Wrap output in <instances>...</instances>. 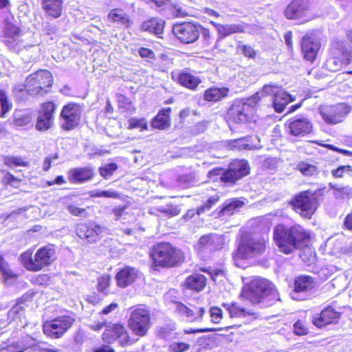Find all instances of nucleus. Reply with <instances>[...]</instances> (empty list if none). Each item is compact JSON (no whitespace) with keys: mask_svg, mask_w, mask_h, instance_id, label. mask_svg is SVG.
Instances as JSON below:
<instances>
[{"mask_svg":"<svg viewBox=\"0 0 352 352\" xmlns=\"http://www.w3.org/2000/svg\"><path fill=\"white\" fill-rule=\"evenodd\" d=\"M53 83L52 74L41 69L30 74L25 82V88L28 94L34 96H43L48 92Z\"/></svg>","mask_w":352,"mask_h":352,"instance_id":"obj_7","label":"nucleus"},{"mask_svg":"<svg viewBox=\"0 0 352 352\" xmlns=\"http://www.w3.org/2000/svg\"><path fill=\"white\" fill-rule=\"evenodd\" d=\"M287 131L289 134L296 137H303L311 133L313 124L305 117L295 118L287 121Z\"/></svg>","mask_w":352,"mask_h":352,"instance_id":"obj_21","label":"nucleus"},{"mask_svg":"<svg viewBox=\"0 0 352 352\" xmlns=\"http://www.w3.org/2000/svg\"><path fill=\"white\" fill-rule=\"evenodd\" d=\"M342 314V312L336 309L332 303L324 307L319 314L313 316L311 323L318 329L336 324L339 322Z\"/></svg>","mask_w":352,"mask_h":352,"instance_id":"obj_14","label":"nucleus"},{"mask_svg":"<svg viewBox=\"0 0 352 352\" xmlns=\"http://www.w3.org/2000/svg\"><path fill=\"white\" fill-rule=\"evenodd\" d=\"M29 352H60V349L47 342H37L28 348Z\"/></svg>","mask_w":352,"mask_h":352,"instance_id":"obj_44","label":"nucleus"},{"mask_svg":"<svg viewBox=\"0 0 352 352\" xmlns=\"http://www.w3.org/2000/svg\"><path fill=\"white\" fill-rule=\"evenodd\" d=\"M243 204L242 201L236 199L226 200L223 203L219 213L221 214L231 215L234 213L235 210L242 207Z\"/></svg>","mask_w":352,"mask_h":352,"instance_id":"obj_40","label":"nucleus"},{"mask_svg":"<svg viewBox=\"0 0 352 352\" xmlns=\"http://www.w3.org/2000/svg\"><path fill=\"white\" fill-rule=\"evenodd\" d=\"M293 332L298 336L307 335L309 333V328L306 320L298 319L293 324Z\"/></svg>","mask_w":352,"mask_h":352,"instance_id":"obj_45","label":"nucleus"},{"mask_svg":"<svg viewBox=\"0 0 352 352\" xmlns=\"http://www.w3.org/2000/svg\"><path fill=\"white\" fill-rule=\"evenodd\" d=\"M111 285V276L109 274H103L97 278L96 289L100 293L104 295L110 294Z\"/></svg>","mask_w":352,"mask_h":352,"instance_id":"obj_38","label":"nucleus"},{"mask_svg":"<svg viewBox=\"0 0 352 352\" xmlns=\"http://www.w3.org/2000/svg\"><path fill=\"white\" fill-rule=\"evenodd\" d=\"M170 111V108H167L159 112L152 121V126L158 129H165L168 127L170 125L169 113Z\"/></svg>","mask_w":352,"mask_h":352,"instance_id":"obj_34","label":"nucleus"},{"mask_svg":"<svg viewBox=\"0 0 352 352\" xmlns=\"http://www.w3.org/2000/svg\"><path fill=\"white\" fill-rule=\"evenodd\" d=\"M229 89L226 87H210L205 91L204 99L210 102H217L226 97Z\"/></svg>","mask_w":352,"mask_h":352,"instance_id":"obj_33","label":"nucleus"},{"mask_svg":"<svg viewBox=\"0 0 352 352\" xmlns=\"http://www.w3.org/2000/svg\"><path fill=\"white\" fill-rule=\"evenodd\" d=\"M258 93L260 98L267 96H272L270 100L277 113L283 112L286 105L294 100L287 91L272 85H265L263 90Z\"/></svg>","mask_w":352,"mask_h":352,"instance_id":"obj_12","label":"nucleus"},{"mask_svg":"<svg viewBox=\"0 0 352 352\" xmlns=\"http://www.w3.org/2000/svg\"><path fill=\"white\" fill-rule=\"evenodd\" d=\"M350 111L351 109L347 104L340 103L322 107L320 112L327 124H336L342 122Z\"/></svg>","mask_w":352,"mask_h":352,"instance_id":"obj_17","label":"nucleus"},{"mask_svg":"<svg viewBox=\"0 0 352 352\" xmlns=\"http://www.w3.org/2000/svg\"><path fill=\"white\" fill-rule=\"evenodd\" d=\"M68 179L73 184H83L92 180L95 175L94 168L88 166L72 168L68 172Z\"/></svg>","mask_w":352,"mask_h":352,"instance_id":"obj_24","label":"nucleus"},{"mask_svg":"<svg viewBox=\"0 0 352 352\" xmlns=\"http://www.w3.org/2000/svg\"><path fill=\"white\" fill-rule=\"evenodd\" d=\"M118 102L121 107L126 109L127 111L132 112L134 111L135 108L133 105L131 104V101L126 98L123 95H120L118 97Z\"/></svg>","mask_w":352,"mask_h":352,"instance_id":"obj_60","label":"nucleus"},{"mask_svg":"<svg viewBox=\"0 0 352 352\" xmlns=\"http://www.w3.org/2000/svg\"><path fill=\"white\" fill-rule=\"evenodd\" d=\"M3 43L10 50L18 54L32 52L36 45L21 38L19 28L11 24L8 25L5 29Z\"/></svg>","mask_w":352,"mask_h":352,"instance_id":"obj_9","label":"nucleus"},{"mask_svg":"<svg viewBox=\"0 0 352 352\" xmlns=\"http://www.w3.org/2000/svg\"><path fill=\"white\" fill-rule=\"evenodd\" d=\"M260 100V94L256 93L251 98L235 100L227 112L228 122L244 123L248 116Z\"/></svg>","mask_w":352,"mask_h":352,"instance_id":"obj_6","label":"nucleus"},{"mask_svg":"<svg viewBox=\"0 0 352 352\" xmlns=\"http://www.w3.org/2000/svg\"><path fill=\"white\" fill-rule=\"evenodd\" d=\"M210 320L214 324H219L223 318V310L217 306H212L209 309Z\"/></svg>","mask_w":352,"mask_h":352,"instance_id":"obj_48","label":"nucleus"},{"mask_svg":"<svg viewBox=\"0 0 352 352\" xmlns=\"http://www.w3.org/2000/svg\"><path fill=\"white\" fill-rule=\"evenodd\" d=\"M206 281L207 278L204 275L193 274L186 278L182 286L184 289L199 292L205 288Z\"/></svg>","mask_w":352,"mask_h":352,"instance_id":"obj_27","label":"nucleus"},{"mask_svg":"<svg viewBox=\"0 0 352 352\" xmlns=\"http://www.w3.org/2000/svg\"><path fill=\"white\" fill-rule=\"evenodd\" d=\"M42 6L50 16L58 18L62 12L63 0H42Z\"/></svg>","mask_w":352,"mask_h":352,"instance_id":"obj_31","label":"nucleus"},{"mask_svg":"<svg viewBox=\"0 0 352 352\" xmlns=\"http://www.w3.org/2000/svg\"><path fill=\"white\" fill-rule=\"evenodd\" d=\"M190 349V344L186 342H175L168 346V352H186Z\"/></svg>","mask_w":352,"mask_h":352,"instance_id":"obj_49","label":"nucleus"},{"mask_svg":"<svg viewBox=\"0 0 352 352\" xmlns=\"http://www.w3.org/2000/svg\"><path fill=\"white\" fill-rule=\"evenodd\" d=\"M291 241L296 242H304L305 241L311 240V234L307 232L301 226H292L291 227Z\"/></svg>","mask_w":352,"mask_h":352,"instance_id":"obj_39","label":"nucleus"},{"mask_svg":"<svg viewBox=\"0 0 352 352\" xmlns=\"http://www.w3.org/2000/svg\"><path fill=\"white\" fill-rule=\"evenodd\" d=\"M56 258V251L50 245L40 248L34 254L30 249L20 255L21 264L30 272L41 271L52 265Z\"/></svg>","mask_w":352,"mask_h":352,"instance_id":"obj_4","label":"nucleus"},{"mask_svg":"<svg viewBox=\"0 0 352 352\" xmlns=\"http://www.w3.org/2000/svg\"><path fill=\"white\" fill-rule=\"evenodd\" d=\"M299 256L305 265L310 266L314 265L317 261L315 250L309 243L299 245Z\"/></svg>","mask_w":352,"mask_h":352,"instance_id":"obj_30","label":"nucleus"},{"mask_svg":"<svg viewBox=\"0 0 352 352\" xmlns=\"http://www.w3.org/2000/svg\"><path fill=\"white\" fill-rule=\"evenodd\" d=\"M108 17L113 22L118 23L126 27H129L132 24V21L129 15L123 10L116 8L109 12Z\"/></svg>","mask_w":352,"mask_h":352,"instance_id":"obj_32","label":"nucleus"},{"mask_svg":"<svg viewBox=\"0 0 352 352\" xmlns=\"http://www.w3.org/2000/svg\"><path fill=\"white\" fill-rule=\"evenodd\" d=\"M314 278L309 275H300L294 278L293 291L295 293H307L314 289Z\"/></svg>","mask_w":352,"mask_h":352,"instance_id":"obj_28","label":"nucleus"},{"mask_svg":"<svg viewBox=\"0 0 352 352\" xmlns=\"http://www.w3.org/2000/svg\"><path fill=\"white\" fill-rule=\"evenodd\" d=\"M238 30L239 28L234 25H219L218 31L219 34H221V36L218 38V41L232 33L236 32Z\"/></svg>","mask_w":352,"mask_h":352,"instance_id":"obj_52","label":"nucleus"},{"mask_svg":"<svg viewBox=\"0 0 352 352\" xmlns=\"http://www.w3.org/2000/svg\"><path fill=\"white\" fill-rule=\"evenodd\" d=\"M274 239L275 242H292L291 241V228L284 225H277L273 230Z\"/></svg>","mask_w":352,"mask_h":352,"instance_id":"obj_36","label":"nucleus"},{"mask_svg":"<svg viewBox=\"0 0 352 352\" xmlns=\"http://www.w3.org/2000/svg\"><path fill=\"white\" fill-rule=\"evenodd\" d=\"M350 63H345L342 61V58L337 57L335 55H331V56L326 61L327 69L332 72H336L342 69L343 65H349Z\"/></svg>","mask_w":352,"mask_h":352,"instance_id":"obj_42","label":"nucleus"},{"mask_svg":"<svg viewBox=\"0 0 352 352\" xmlns=\"http://www.w3.org/2000/svg\"><path fill=\"white\" fill-rule=\"evenodd\" d=\"M6 164L8 166H26L27 163L23 162L22 158L21 157H9L6 159Z\"/></svg>","mask_w":352,"mask_h":352,"instance_id":"obj_61","label":"nucleus"},{"mask_svg":"<svg viewBox=\"0 0 352 352\" xmlns=\"http://www.w3.org/2000/svg\"><path fill=\"white\" fill-rule=\"evenodd\" d=\"M201 26L192 23L175 24L173 32L177 38L183 43L188 44L195 42L199 37Z\"/></svg>","mask_w":352,"mask_h":352,"instance_id":"obj_15","label":"nucleus"},{"mask_svg":"<svg viewBox=\"0 0 352 352\" xmlns=\"http://www.w3.org/2000/svg\"><path fill=\"white\" fill-rule=\"evenodd\" d=\"M320 47V43L318 39L312 34H307L301 40V50L304 58L313 62Z\"/></svg>","mask_w":352,"mask_h":352,"instance_id":"obj_22","label":"nucleus"},{"mask_svg":"<svg viewBox=\"0 0 352 352\" xmlns=\"http://www.w3.org/2000/svg\"><path fill=\"white\" fill-rule=\"evenodd\" d=\"M249 173L247 160H236L231 162L227 170H224L221 182L225 184H234Z\"/></svg>","mask_w":352,"mask_h":352,"instance_id":"obj_16","label":"nucleus"},{"mask_svg":"<svg viewBox=\"0 0 352 352\" xmlns=\"http://www.w3.org/2000/svg\"><path fill=\"white\" fill-rule=\"evenodd\" d=\"M0 104L1 107V116L3 117L11 109L12 105L8 100L6 94L3 90H0Z\"/></svg>","mask_w":352,"mask_h":352,"instance_id":"obj_55","label":"nucleus"},{"mask_svg":"<svg viewBox=\"0 0 352 352\" xmlns=\"http://www.w3.org/2000/svg\"><path fill=\"white\" fill-rule=\"evenodd\" d=\"M149 256L154 271L175 267L185 261L184 253L171 243H155L150 250Z\"/></svg>","mask_w":352,"mask_h":352,"instance_id":"obj_1","label":"nucleus"},{"mask_svg":"<svg viewBox=\"0 0 352 352\" xmlns=\"http://www.w3.org/2000/svg\"><path fill=\"white\" fill-rule=\"evenodd\" d=\"M297 169L305 176H312L316 175L318 172L316 166L305 162H299L297 164Z\"/></svg>","mask_w":352,"mask_h":352,"instance_id":"obj_47","label":"nucleus"},{"mask_svg":"<svg viewBox=\"0 0 352 352\" xmlns=\"http://www.w3.org/2000/svg\"><path fill=\"white\" fill-rule=\"evenodd\" d=\"M54 109L55 105L52 102H46L43 104L36 124V127L38 130L45 131L51 126Z\"/></svg>","mask_w":352,"mask_h":352,"instance_id":"obj_26","label":"nucleus"},{"mask_svg":"<svg viewBox=\"0 0 352 352\" xmlns=\"http://www.w3.org/2000/svg\"><path fill=\"white\" fill-rule=\"evenodd\" d=\"M243 295L254 304L264 302L270 305L279 300L276 286L262 277L253 278L243 289Z\"/></svg>","mask_w":352,"mask_h":352,"instance_id":"obj_2","label":"nucleus"},{"mask_svg":"<svg viewBox=\"0 0 352 352\" xmlns=\"http://www.w3.org/2000/svg\"><path fill=\"white\" fill-rule=\"evenodd\" d=\"M139 276V271L134 267L129 265L119 269L115 276L116 285L124 289L135 283Z\"/></svg>","mask_w":352,"mask_h":352,"instance_id":"obj_23","label":"nucleus"},{"mask_svg":"<svg viewBox=\"0 0 352 352\" xmlns=\"http://www.w3.org/2000/svg\"><path fill=\"white\" fill-rule=\"evenodd\" d=\"M50 276L46 274H40L32 278L34 285H47L50 282Z\"/></svg>","mask_w":352,"mask_h":352,"instance_id":"obj_57","label":"nucleus"},{"mask_svg":"<svg viewBox=\"0 0 352 352\" xmlns=\"http://www.w3.org/2000/svg\"><path fill=\"white\" fill-rule=\"evenodd\" d=\"M111 344H102L100 346L96 347L92 352H116L115 349L111 346Z\"/></svg>","mask_w":352,"mask_h":352,"instance_id":"obj_64","label":"nucleus"},{"mask_svg":"<svg viewBox=\"0 0 352 352\" xmlns=\"http://www.w3.org/2000/svg\"><path fill=\"white\" fill-rule=\"evenodd\" d=\"M248 137L232 140L228 142V146L232 150H252L254 146L248 144Z\"/></svg>","mask_w":352,"mask_h":352,"instance_id":"obj_41","label":"nucleus"},{"mask_svg":"<svg viewBox=\"0 0 352 352\" xmlns=\"http://www.w3.org/2000/svg\"><path fill=\"white\" fill-rule=\"evenodd\" d=\"M292 205L301 216L310 219L318 207L317 192H300L293 199Z\"/></svg>","mask_w":352,"mask_h":352,"instance_id":"obj_10","label":"nucleus"},{"mask_svg":"<svg viewBox=\"0 0 352 352\" xmlns=\"http://www.w3.org/2000/svg\"><path fill=\"white\" fill-rule=\"evenodd\" d=\"M129 129L140 128L141 131L146 129V122L144 119L131 118L129 120Z\"/></svg>","mask_w":352,"mask_h":352,"instance_id":"obj_58","label":"nucleus"},{"mask_svg":"<svg viewBox=\"0 0 352 352\" xmlns=\"http://www.w3.org/2000/svg\"><path fill=\"white\" fill-rule=\"evenodd\" d=\"M219 201L218 195H214L208 199L206 202L202 206H199L197 210V213L200 214L204 213L206 210H209L214 205Z\"/></svg>","mask_w":352,"mask_h":352,"instance_id":"obj_51","label":"nucleus"},{"mask_svg":"<svg viewBox=\"0 0 352 352\" xmlns=\"http://www.w3.org/2000/svg\"><path fill=\"white\" fill-rule=\"evenodd\" d=\"M91 197L118 199V198H120V194L113 190H107L92 192Z\"/></svg>","mask_w":352,"mask_h":352,"instance_id":"obj_53","label":"nucleus"},{"mask_svg":"<svg viewBox=\"0 0 352 352\" xmlns=\"http://www.w3.org/2000/svg\"><path fill=\"white\" fill-rule=\"evenodd\" d=\"M237 49L249 58H254L256 54L254 50L251 46L244 45L242 42L238 43Z\"/></svg>","mask_w":352,"mask_h":352,"instance_id":"obj_56","label":"nucleus"},{"mask_svg":"<svg viewBox=\"0 0 352 352\" xmlns=\"http://www.w3.org/2000/svg\"><path fill=\"white\" fill-rule=\"evenodd\" d=\"M81 109L79 105L70 103L65 106L60 116L63 118L62 128L69 131L76 127L80 122Z\"/></svg>","mask_w":352,"mask_h":352,"instance_id":"obj_20","label":"nucleus"},{"mask_svg":"<svg viewBox=\"0 0 352 352\" xmlns=\"http://www.w3.org/2000/svg\"><path fill=\"white\" fill-rule=\"evenodd\" d=\"M330 54L335 55L345 63L352 61V47L345 41L335 39L331 43Z\"/></svg>","mask_w":352,"mask_h":352,"instance_id":"obj_25","label":"nucleus"},{"mask_svg":"<svg viewBox=\"0 0 352 352\" xmlns=\"http://www.w3.org/2000/svg\"><path fill=\"white\" fill-rule=\"evenodd\" d=\"M178 82L184 87L190 89H195L201 82V80L197 76L189 73L183 72L179 75Z\"/></svg>","mask_w":352,"mask_h":352,"instance_id":"obj_37","label":"nucleus"},{"mask_svg":"<svg viewBox=\"0 0 352 352\" xmlns=\"http://www.w3.org/2000/svg\"><path fill=\"white\" fill-rule=\"evenodd\" d=\"M94 233L93 230H89L85 225H80L77 229V234L81 239H89Z\"/></svg>","mask_w":352,"mask_h":352,"instance_id":"obj_59","label":"nucleus"},{"mask_svg":"<svg viewBox=\"0 0 352 352\" xmlns=\"http://www.w3.org/2000/svg\"><path fill=\"white\" fill-rule=\"evenodd\" d=\"M333 195L336 199H348L352 196V188L349 186L331 185Z\"/></svg>","mask_w":352,"mask_h":352,"instance_id":"obj_43","label":"nucleus"},{"mask_svg":"<svg viewBox=\"0 0 352 352\" xmlns=\"http://www.w3.org/2000/svg\"><path fill=\"white\" fill-rule=\"evenodd\" d=\"M0 271L2 274L10 276V270L8 263L6 261L3 256L0 254Z\"/></svg>","mask_w":352,"mask_h":352,"instance_id":"obj_63","label":"nucleus"},{"mask_svg":"<svg viewBox=\"0 0 352 352\" xmlns=\"http://www.w3.org/2000/svg\"><path fill=\"white\" fill-rule=\"evenodd\" d=\"M300 243H277L279 252L285 254H289L298 249Z\"/></svg>","mask_w":352,"mask_h":352,"instance_id":"obj_54","label":"nucleus"},{"mask_svg":"<svg viewBox=\"0 0 352 352\" xmlns=\"http://www.w3.org/2000/svg\"><path fill=\"white\" fill-rule=\"evenodd\" d=\"M152 324L151 311L146 305L138 304L129 308L127 327L138 340L148 335Z\"/></svg>","mask_w":352,"mask_h":352,"instance_id":"obj_3","label":"nucleus"},{"mask_svg":"<svg viewBox=\"0 0 352 352\" xmlns=\"http://www.w3.org/2000/svg\"><path fill=\"white\" fill-rule=\"evenodd\" d=\"M352 170L350 166H341L338 168L333 170L331 173L335 177H342L344 172H351Z\"/></svg>","mask_w":352,"mask_h":352,"instance_id":"obj_62","label":"nucleus"},{"mask_svg":"<svg viewBox=\"0 0 352 352\" xmlns=\"http://www.w3.org/2000/svg\"><path fill=\"white\" fill-rule=\"evenodd\" d=\"M74 322L75 318L72 315L58 316L43 323V332L51 339H59L72 328Z\"/></svg>","mask_w":352,"mask_h":352,"instance_id":"obj_8","label":"nucleus"},{"mask_svg":"<svg viewBox=\"0 0 352 352\" xmlns=\"http://www.w3.org/2000/svg\"><path fill=\"white\" fill-rule=\"evenodd\" d=\"M14 122L17 126H26L31 123L32 117L27 112L19 110L14 112Z\"/></svg>","mask_w":352,"mask_h":352,"instance_id":"obj_46","label":"nucleus"},{"mask_svg":"<svg viewBox=\"0 0 352 352\" xmlns=\"http://www.w3.org/2000/svg\"><path fill=\"white\" fill-rule=\"evenodd\" d=\"M222 306L227 310L231 318L246 317L253 314L237 302H223Z\"/></svg>","mask_w":352,"mask_h":352,"instance_id":"obj_29","label":"nucleus"},{"mask_svg":"<svg viewBox=\"0 0 352 352\" xmlns=\"http://www.w3.org/2000/svg\"><path fill=\"white\" fill-rule=\"evenodd\" d=\"M118 166L116 163H109L99 168L100 175L104 179H109L118 169Z\"/></svg>","mask_w":352,"mask_h":352,"instance_id":"obj_50","label":"nucleus"},{"mask_svg":"<svg viewBox=\"0 0 352 352\" xmlns=\"http://www.w3.org/2000/svg\"><path fill=\"white\" fill-rule=\"evenodd\" d=\"M174 311L179 316L186 318L190 322H199L203 320L206 314V308L198 300L195 303L189 302L185 305L180 301L174 300Z\"/></svg>","mask_w":352,"mask_h":352,"instance_id":"obj_13","label":"nucleus"},{"mask_svg":"<svg viewBox=\"0 0 352 352\" xmlns=\"http://www.w3.org/2000/svg\"><path fill=\"white\" fill-rule=\"evenodd\" d=\"M164 26V22L163 20L154 18L144 22L141 27L144 31L158 35L162 33Z\"/></svg>","mask_w":352,"mask_h":352,"instance_id":"obj_35","label":"nucleus"},{"mask_svg":"<svg viewBox=\"0 0 352 352\" xmlns=\"http://www.w3.org/2000/svg\"><path fill=\"white\" fill-rule=\"evenodd\" d=\"M102 340L107 344L118 342V346L126 348L138 342V338L131 336L129 331L121 322L109 323L101 336Z\"/></svg>","mask_w":352,"mask_h":352,"instance_id":"obj_5","label":"nucleus"},{"mask_svg":"<svg viewBox=\"0 0 352 352\" xmlns=\"http://www.w3.org/2000/svg\"><path fill=\"white\" fill-rule=\"evenodd\" d=\"M308 0H294L285 10V16L288 19L298 20L300 23L306 22L309 19L307 16L309 10Z\"/></svg>","mask_w":352,"mask_h":352,"instance_id":"obj_18","label":"nucleus"},{"mask_svg":"<svg viewBox=\"0 0 352 352\" xmlns=\"http://www.w3.org/2000/svg\"><path fill=\"white\" fill-rule=\"evenodd\" d=\"M26 298L24 297L17 299L16 303L8 311L7 316L10 323L16 326L25 327L28 324L26 314Z\"/></svg>","mask_w":352,"mask_h":352,"instance_id":"obj_19","label":"nucleus"},{"mask_svg":"<svg viewBox=\"0 0 352 352\" xmlns=\"http://www.w3.org/2000/svg\"><path fill=\"white\" fill-rule=\"evenodd\" d=\"M265 250V243H239L232 256L237 267L245 268V261L263 255Z\"/></svg>","mask_w":352,"mask_h":352,"instance_id":"obj_11","label":"nucleus"}]
</instances>
